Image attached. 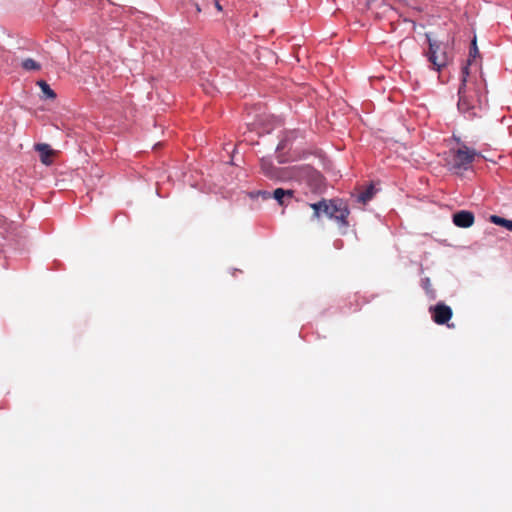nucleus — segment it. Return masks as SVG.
Here are the masks:
<instances>
[{"label":"nucleus","instance_id":"ddd939ff","mask_svg":"<svg viewBox=\"0 0 512 512\" xmlns=\"http://www.w3.org/2000/svg\"><path fill=\"white\" fill-rule=\"evenodd\" d=\"M478 56H479V50H478V47H477L476 37H474L472 42H471V47H470V52H469V59H468L467 64L465 66H467L469 68V66L472 65L473 61H475V59Z\"/></svg>","mask_w":512,"mask_h":512},{"label":"nucleus","instance_id":"6e6552de","mask_svg":"<svg viewBox=\"0 0 512 512\" xmlns=\"http://www.w3.org/2000/svg\"><path fill=\"white\" fill-rule=\"evenodd\" d=\"M261 170L265 176L270 179H279L281 178L280 172L278 168H276L271 161L266 159L261 160Z\"/></svg>","mask_w":512,"mask_h":512},{"label":"nucleus","instance_id":"dca6fc26","mask_svg":"<svg viewBox=\"0 0 512 512\" xmlns=\"http://www.w3.org/2000/svg\"><path fill=\"white\" fill-rule=\"evenodd\" d=\"M252 198L261 197L262 199L266 200L272 197V194L268 191L259 190L256 192H252L250 194Z\"/></svg>","mask_w":512,"mask_h":512},{"label":"nucleus","instance_id":"2eb2a0df","mask_svg":"<svg viewBox=\"0 0 512 512\" xmlns=\"http://www.w3.org/2000/svg\"><path fill=\"white\" fill-rule=\"evenodd\" d=\"M309 206L313 209V217L314 218H320L321 217V206H322V200L317 203H311Z\"/></svg>","mask_w":512,"mask_h":512},{"label":"nucleus","instance_id":"9b49d317","mask_svg":"<svg viewBox=\"0 0 512 512\" xmlns=\"http://www.w3.org/2000/svg\"><path fill=\"white\" fill-rule=\"evenodd\" d=\"M374 196V186L371 184L367 187V189L365 191H363L362 193H360L358 196H357V201L362 203V204H366L368 201H370Z\"/></svg>","mask_w":512,"mask_h":512},{"label":"nucleus","instance_id":"f8f14e48","mask_svg":"<svg viewBox=\"0 0 512 512\" xmlns=\"http://www.w3.org/2000/svg\"><path fill=\"white\" fill-rule=\"evenodd\" d=\"M37 85L40 87L42 93L44 96L48 99H55L56 93L50 88V86L47 84L44 80H39L37 82Z\"/></svg>","mask_w":512,"mask_h":512},{"label":"nucleus","instance_id":"423d86ee","mask_svg":"<svg viewBox=\"0 0 512 512\" xmlns=\"http://www.w3.org/2000/svg\"><path fill=\"white\" fill-rule=\"evenodd\" d=\"M474 214L467 210H461L453 214V223L460 228H469L474 224Z\"/></svg>","mask_w":512,"mask_h":512},{"label":"nucleus","instance_id":"f257e3e1","mask_svg":"<svg viewBox=\"0 0 512 512\" xmlns=\"http://www.w3.org/2000/svg\"><path fill=\"white\" fill-rule=\"evenodd\" d=\"M458 110L467 118H474L482 110L480 90L475 85H468V67L462 68V79L458 89Z\"/></svg>","mask_w":512,"mask_h":512},{"label":"nucleus","instance_id":"4468645a","mask_svg":"<svg viewBox=\"0 0 512 512\" xmlns=\"http://www.w3.org/2000/svg\"><path fill=\"white\" fill-rule=\"evenodd\" d=\"M22 68L27 71H31V70L37 71V70L41 69V65L38 62H36L34 59L27 58L22 61Z\"/></svg>","mask_w":512,"mask_h":512},{"label":"nucleus","instance_id":"0eeeda50","mask_svg":"<svg viewBox=\"0 0 512 512\" xmlns=\"http://www.w3.org/2000/svg\"><path fill=\"white\" fill-rule=\"evenodd\" d=\"M35 150L39 153L40 161L45 165H50L52 163V158L55 154V151L51 149L48 144L39 143L35 145Z\"/></svg>","mask_w":512,"mask_h":512},{"label":"nucleus","instance_id":"9d476101","mask_svg":"<svg viewBox=\"0 0 512 512\" xmlns=\"http://www.w3.org/2000/svg\"><path fill=\"white\" fill-rule=\"evenodd\" d=\"M490 222L495 224V225L502 226V227H504L507 230L512 232V220L505 219V218L500 217L498 215H491L490 216Z\"/></svg>","mask_w":512,"mask_h":512},{"label":"nucleus","instance_id":"39448f33","mask_svg":"<svg viewBox=\"0 0 512 512\" xmlns=\"http://www.w3.org/2000/svg\"><path fill=\"white\" fill-rule=\"evenodd\" d=\"M429 311L433 321L438 325L446 324L453 315L452 309L443 302H439L436 305L431 306Z\"/></svg>","mask_w":512,"mask_h":512},{"label":"nucleus","instance_id":"20e7f679","mask_svg":"<svg viewBox=\"0 0 512 512\" xmlns=\"http://www.w3.org/2000/svg\"><path fill=\"white\" fill-rule=\"evenodd\" d=\"M477 156L480 154L476 150L463 145L454 152L453 167L459 170H468Z\"/></svg>","mask_w":512,"mask_h":512},{"label":"nucleus","instance_id":"7ed1b4c3","mask_svg":"<svg viewBox=\"0 0 512 512\" xmlns=\"http://www.w3.org/2000/svg\"><path fill=\"white\" fill-rule=\"evenodd\" d=\"M349 209L347 205L339 199L326 200L322 199L321 215H325L328 218L335 219L338 223L343 226L348 225Z\"/></svg>","mask_w":512,"mask_h":512},{"label":"nucleus","instance_id":"1a4fd4ad","mask_svg":"<svg viewBox=\"0 0 512 512\" xmlns=\"http://www.w3.org/2000/svg\"><path fill=\"white\" fill-rule=\"evenodd\" d=\"M293 195V190H285L282 188H277L272 193V197L278 202L280 206L288 205V202L286 200L291 199Z\"/></svg>","mask_w":512,"mask_h":512},{"label":"nucleus","instance_id":"f03ea898","mask_svg":"<svg viewBox=\"0 0 512 512\" xmlns=\"http://www.w3.org/2000/svg\"><path fill=\"white\" fill-rule=\"evenodd\" d=\"M429 49L425 53L428 61L432 64V67L436 71H440L446 67L450 61L447 54L446 47L436 40H433L429 33H426Z\"/></svg>","mask_w":512,"mask_h":512},{"label":"nucleus","instance_id":"f3484780","mask_svg":"<svg viewBox=\"0 0 512 512\" xmlns=\"http://www.w3.org/2000/svg\"><path fill=\"white\" fill-rule=\"evenodd\" d=\"M215 6H216V8H217L219 11H221V10H222V7H221V5L219 4V2H218V1H216Z\"/></svg>","mask_w":512,"mask_h":512}]
</instances>
